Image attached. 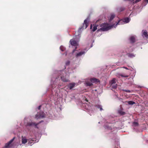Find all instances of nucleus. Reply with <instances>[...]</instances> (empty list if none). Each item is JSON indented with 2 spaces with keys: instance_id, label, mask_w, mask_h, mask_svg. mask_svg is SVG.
I'll use <instances>...</instances> for the list:
<instances>
[{
  "instance_id": "72a5a7b5",
  "label": "nucleus",
  "mask_w": 148,
  "mask_h": 148,
  "mask_svg": "<svg viewBox=\"0 0 148 148\" xmlns=\"http://www.w3.org/2000/svg\"><path fill=\"white\" fill-rule=\"evenodd\" d=\"M123 68H124L126 69H128L126 67H123Z\"/></svg>"
},
{
  "instance_id": "f704fd0d",
  "label": "nucleus",
  "mask_w": 148,
  "mask_h": 148,
  "mask_svg": "<svg viewBox=\"0 0 148 148\" xmlns=\"http://www.w3.org/2000/svg\"><path fill=\"white\" fill-rule=\"evenodd\" d=\"M123 9H122V8H121V11H123Z\"/></svg>"
},
{
  "instance_id": "c9c22d12",
  "label": "nucleus",
  "mask_w": 148,
  "mask_h": 148,
  "mask_svg": "<svg viewBox=\"0 0 148 148\" xmlns=\"http://www.w3.org/2000/svg\"><path fill=\"white\" fill-rule=\"evenodd\" d=\"M126 92H130V90H128V91H127Z\"/></svg>"
},
{
  "instance_id": "a211bd4d",
  "label": "nucleus",
  "mask_w": 148,
  "mask_h": 148,
  "mask_svg": "<svg viewBox=\"0 0 148 148\" xmlns=\"http://www.w3.org/2000/svg\"><path fill=\"white\" fill-rule=\"evenodd\" d=\"M86 86H91L92 85V84L90 82H86Z\"/></svg>"
},
{
  "instance_id": "ddd939ff",
  "label": "nucleus",
  "mask_w": 148,
  "mask_h": 148,
  "mask_svg": "<svg viewBox=\"0 0 148 148\" xmlns=\"http://www.w3.org/2000/svg\"><path fill=\"white\" fill-rule=\"evenodd\" d=\"M28 140L25 137H23V136L22 137V144H25L26 143Z\"/></svg>"
},
{
  "instance_id": "cd10ccee",
  "label": "nucleus",
  "mask_w": 148,
  "mask_h": 148,
  "mask_svg": "<svg viewBox=\"0 0 148 148\" xmlns=\"http://www.w3.org/2000/svg\"><path fill=\"white\" fill-rule=\"evenodd\" d=\"M144 2H146V4H147L148 3V0H144Z\"/></svg>"
},
{
  "instance_id": "7c9ffc66",
  "label": "nucleus",
  "mask_w": 148,
  "mask_h": 148,
  "mask_svg": "<svg viewBox=\"0 0 148 148\" xmlns=\"http://www.w3.org/2000/svg\"><path fill=\"white\" fill-rule=\"evenodd\" d=\"M41 105L39 106H38V109L39 110H40V108H41Z\"/></svg>"
},
{
  "instance_id": "f8f14e48",
  "label": "nucleus",
  "mask_w": 148,
  "mask_h": 148,
  "mask_svg": "<svg viewBox=\"0 0 148 148\" xmlns=\"http://www.w3.org/2000/svg\"><path fill=\"white\" fill-rule=\"evenodd\" d=\"M75 85V84L74 83H71L69 84L68 86V87L69 89L71 90L72 89Z\"/></svg>"
},
{
  "instance_id": "423d86ee",
  "label": "nucleus",
  "mask_w": 148,
  "mask_h": 148,
  "mask_svg": "<svg viewBox=\"0 0 148 148\" xmlns=\"http://www.w3.org/2000/svg\"><path fill=\"white\" fill-rule=\"evenodd\" d=\"M83 25V26L79 28V29L80 30L82 29H86L88 26V22L87 19H85L84 20Z\"/></svg>"
},
{
  "instance_id": "c85d7f7f",
  "label": "nucleus",
  "mask_w": 148,
  "mask_h": 148,
  "mask_svg": "<svg viewBox=\"0 0 148 148\" xmlns=\"http://www.w3.org/2000/svg\"><path fill=\"white\" fill-rule=\"evenodd\" d=\"M141 0H136L135 1V3H138Z\"/></svg>"
},
{
  "instance_id": "dca6fc26",
  "label": "nucleus",
  "mask_w": 148,
  "mask_h": 148,
  "mask_svg": "<svg viewBox=\"0 0 148 148\" xmlns=\"http://www.w3.org/2000/svg\"><path fill=\"white\" fill-rule=\"evenodd\" d=\"M85 53V52L84 51H82L77 53L76 55V57H78L79 56H82V55L84 54Z\"/></svg>"
},
{
  "instance_id": "e433bc0d",
  "label": "nucleus",
  "mask_w": 148,
  "mask_h": 148,
  "mask_svg": "<svg viewBox=\"0 0 148 148\" xmlns=\"http://www.w3.org/2000/svg\"><path fill=\"white\" fill-rule=\"evenodd\" d=\"M120 21V20H119L118 21V23H119Z\"/></svg>"
},
{
  "instance_id": "4be33fe9",
  "label": "nucleus",
  "mask_w": 148,
  "mask_h": 148,
  "mask_svg": "<svg viewBox=\"0 0 148 148\" xmlns=\"http://www.w3.org/2000/svg\"><path fill=\"white\" fill-rule=\"evenodd\" d=\"M121 76L123 77H128V75H127L126 74H121Z\"/></svg>"
},
{
  "instance_id": "5701e85b",
  "label": "nucleus",
  "mask_w": 148,
  "mask_h": 148,
  "mask_svg": "<svg viewBox=\"0 0 148 148\" xmlns=\"http://www.w3.org/2000/svg\"><path fill=\"white\" fill-rule=\"evenodd\" d=\"M97 107L98 108H99L100 110L101 111V110H103L101 106L98 105L97 106Z\"/></svg>"
},
{
  "instance_id": "20e7f679",
  "label": "nucleus",
  "mask_w": 148,
  "mask_h": 148,
  "mask_svg": "<svg viewBox=\"0 0 148 148\" xmlns=\"http://www.w3.org/2000/svg\"><path fill=\"white\" fill-rule=\"evenodd\" d=\"M116 79L114 78L110 82L111 86L114 89H115L117 87V85L115 84Z\"/></svg>"
},
{
  "instance_id": "9b49d317",
  "label": "nucleus",
  "mask_w": 148,
  "mask_h": 148,
  "mask_svg": "<svg viewBox=\"0 0 148 148\" xmlns=\"http://www.w3.org/2000/svg\"><path fill=\"white\" fill-rule=\"evenodd\" d=\"M142 34L143 37H145L146 38H148V34L146 30H143Z\"/></svg>"
},
{
  "instance_id": "7ed1b4c3",
  "label": "nucleus",
  "mask_w": 148,
  "mask_h": 148,
  "mask_svg": "<svg viewBox=\"0 0 148 148\" xmlns=\"http://www.w3.org/2000/svg\"><path fill=\"white\" fill-rule=\"evenodd\" d=\"M45 116V114L42 111H40L39 112H38L37 114L36 115V118L38 119L42 118L44 117Z\"/></svg>"
},
{
  "instance_id": "bb28decb",
  "label": "nucleus",
  "mask_w": 148,
  "mask_h": 148,
  "mask_svg": "<svg viewBox=\"0 0 148 148\" xmlns=\"http://www.w3.org/2000/svg\"><path fill=\"white\" fill-rule=\"evenodd\" d=\"M62 46H61L60 47V49L62 51H64V48H62Z\"/></svg>"
},
{
  "instance_id": "1a4fd4ad",
  "label": "nucleus",
  "mask_w": 148,
  "mask_h": 148,
  "mask_svg": "<svg viewBox=\"0 0 148 148\" xmlns=\"http://www.w3.org/2000/svg\"><path fill=\"white\" fill-rule=\"evenodd\" d=\"M70 42L71 43V45L75 47L77 45V44L76 41L73 39H71L70 40Z\"/></svg>"
},
{
  "instance_id": "473e14b6",
  "label": "nucleus",
  "mask_w": 148,
  "mask_h": 148,
  "mask_svg": "<svg viewBox=\"0 0 148 148\" xmlns=\"http://www.w3.org/2000/svg\"><path fill=\"white\" fill-rule=\"evenodd\" d=\"M118 113H119V114H120V110H118Z\"/></svg>"
},
{
  "instance_id": "0eeeda50",
  "label": "nucleus",
  "mask_w": 148,
  "mask_h": 148,
  "mask_svg": "<svg viewBox=\"0 0 148 148\" xmlns=\"http://www.w3.org/2000/svg\"><path fill=\"white\" fill-rule=\"evenodd\" d=\"M14 139L15 137H14L12 139L10 140L8 143L6 144L4 148H10L11 147V143L13 142Z\"/></svg>"
},
{
  "instance_id": "aec40b11",
  "label": "nucleus",
  "mask_w": 148,
  "mask_h": 148,
  "mask_svg": "<svg viewBox=\"0 0 148 148\" xmlns=\"http://www.w3.org/2000/svg\"><path fill=\"white\" fill-rule=\"evenodd\" d=\"M128 103L129 105H133L135 103L134 102L132 101H130L127 102Z\"/></svg>"
},
{
  "instance_id": "2eb2a0df",
  "label": "nucleus",
  "mask_w": 148,
  "mask_h": 148,
  "mask_svg": "<svg viewBox=\"0 0 148 148\" xmlns=\"http://www.w3.org/2000/svg\"><path fill=\"white\" fill-rule=\"evenodd\" d=\"M130 40L131 43H134L136 41L135 37L133 36H131L130 38Z\"/></svg>"
},
{
  "instance_id": "f3484780",
  "label": "nucleus",
  "mask_w": 148,
  "mask_h": 148,
  "mask_svg": "<svg viewBox=\"0 0 148 148\" xmlns=\"http://www.w3.org/2000/svg\"><path fill=\"white\" fill-rule=\"evenodd\" d=\"M90 81L92 82H99V79H97L95 78H92L90 79Z\"/></svg>"
},
{
  "instance_id": "f257e3e1",
  "label": "nucleus",
  "mask_w": 148,
  "mask_h": 148,
  "mask_svg": "<svg viewBox=\"0 0 148 148\" xmlns=\"http://www.w3.org/2000/svg\"><path fill=\"white\" fill-rule=\"evenodd\" d=\"M113 26V25H109L108 23H104L101 25V28L98 29V31H107L112 28Z\"/></svg>"
},
{
  "instance_id": "6ab92c4d",
  "label": "nucleus",
  "mask_w": 148,
  "mask_h": 148,
  "mask_svg": "<svg viewBox=\"0 0 148 148\" xmlns=\"http://www.w3.org/2000/svg\"><path fill=\"white\" fill-rule=\"evenodd\" d=\"M115 15L114 14H111L109 19L110 21H111L114 17Z\"/></svg>"
},
{
  "instance_id": "c756f323",
  "label": "nucleus",
  "mask_w": 148,
  "mask_h": 148,
  "mask_svg": "<svg viewBox=\"0 0 148 148\" xmlns=\"http://www.w3.org/2000/svg\"><path fill=\"white\" fill-rule=\"evenodd\" d=\"M77 49V47H75V49H74V50H73V53L75 52V51H76V49Z\"/></svg>"
},
{
  "instance_id": "9d476101",
  "label": "nucleus",
  "mask_w": 148,
  "mask_h": 148,
  "mask_svg": "<svg viewBox=\"0 0 148 148\" xmlns=\"http://www.w3.org/2000/svg\"><path fill=\"white\" fill-rule=\"evenodd\" d=\"M66 76L65 75V77L61 76V80L63 82H69V81L68 78L66 77Z\"/></svg>"
},
{
  "instance_id": "393cba45",
  "label": "nucleus",
  "mask_w": 148,
  "mask_h": 148,
  "mask_svg": "<svg viewBox=\"0 0 148 148\" xmlns=\"http://www.w3.org/2000/svg\"><path fill=\"white\" fill-rule=\"evenodd\" d=\"M70 62L69 61H67L66 63V65H68L69 64Z\"/></svg>"
},
{
  "instance_id": "2f4dec72",
  "label": "nucleus",
  "mask_w": 148,
  "mask_h": 148,
  "mask_svg": "<svg viewBox=\"0 0 148 148\" xmlns=\"http://www.w3.org/2000/svg\"><path fill=\"white\" fill-rule=\"evenodd\" d=\"M60 72H61L63 74V73H65V72L64 71H61Z\"/></svg>"
},
{
  "instance_id": "f03ea898",
  "label": "nucleus",
  "mask_w": 148,
  "mask_h": 148,
  "mask_svg": "<svg viewBox=\"0 0 148 148\" xmlns=\"http://www.w3.org/2000/svg\"><path fill=\"white\" fill-rule=\"evenodd\" d=\"M42 121H41L37 123L33 122H28L27 123V125L29 126H34L35 128L38 129V127L37 126V125Z\"/></svg>"
},
{
  "instance_id": "b1692460",
  "label": "nucleus",
  "mask_w": 148,
  "mask_h": 148,
  "mask_svg": "<svg viewBox=\"0 0 148 148\" xmlns=\"http://www.w3.org/2000/svg\"><path fill=\"white\" fill-rule=\"evenodd\" d=\"M125 114L126 113L125 112H123L121 110V115H125Z\"/></svg>"
},
{
  "instance_id": "39448f33",
  "label": "nucleus",
  "mask_w": 148,
  "mask_h": 148,
  "mask_svg": "<svg viewBox=\"0 0 148 148\" xmlns=\"http://www.w3.org/2000/svg\"><path fill=\"white\" fill-rule=\"evenodd\" d=\"M131 20V19L129 17H125L122 19H121V21H122V22L123 23H121V24H123L124 23H128Z\"/></svg>"
},
{
  "instance_id": "4468645a",
  "label": "nucleus",
  "mask_w": 148,
  "mask_h": 148,
  "mask_svg": "<svg viewBox=\"0 0 148 148\" xmlns=\"http://www.w3.org/2000/svg\"><path fill=\"white\" fill-rule=\"evenodd\" d=\"M127 56L129 58H133L135 57L136 55L131 53H128L127 54Z\"/></svg>"
},
{
  "instance_id": "412c9836",
  "label": "nucleus",
  "mask_w": 148,
  "mask_h": 148,
  "mask_svg": "<svg viewBox=\"0 0 148 148\" xmlns=\"http://www.w3.org/2000/svg\"><path fill=\"white\" fill-rule=\"evenodd\" d=\"M34 140H32V139L30 140V139H29L28 140V144H30V145H32L31 144H32L33 143V141Z\"/></svg>"
},
{
  "instance_id": "a878e982",
  "label": "nucleus",
  "mask_w": 148,
  "mask_h": 148,
  "mask_svg": "<svg viewBox=\"0 0 148 148\" xmlns=\"http://www.w3.org/2000/svg\"><path fill=\"white\" fill-rule=\"evenodd\" d=\"M133 124L135 126H137L138 125V123L136 122H134L133 123Z\"/></svg>"
},
{
  "instance_id": "6e6552de",
  "label": "nucleus",
  "mask_w": 148,
  "mask_h": 148,
  "mask_svg": "<svg viewBox=\"0 0 148 148\" xmlns=\"http://www.w3.org/2000/svg\"><path fill=\"white\" fill-rule=\"evenodd\" d=\"M98 25L95 24L93 25V26H92V25H90V29H92V31L93 32H95L97 29V27H98Z\"/></svg>"
}]
</instances>
